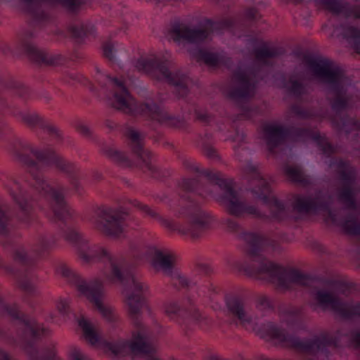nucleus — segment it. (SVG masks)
Returning a JSON list of instances; mask_svg holds the SVG:
<instances>
[{"mask_svg":"<svg viewBox=\"0 0 360 360\" xmlns=\"http://www.w3.org/2000/svg\"><path fill=\"white\" fill-rule=\"evenodd\" d=\"M184 168L193 175L184 177L179 183L181 193L176 200L171 201L170 208L177 219H167L161 216V224L169 231L197 239L215 223V218L201 206V200L213 198L221 202L228 212L236 217L252 216L263 220H273L295 226L302 219V214H316L327 211L328 217L335 225H340L348 234H360V224L356 217L339 219L338 215L329 208L328 203L321 199L322 191L319 190L316 197L295 196L292 213L284 201L272 194L270 182L259 172L257 165L248 163L245 167V179L248 190L254 196L269 207L270 215L261 212L254 205L248 203L235 189L233 179L224 178L221 173L208 169H202L193 160L183 162Z\"/></svg>","mask_w":360,"mask_h":360,"instance_id":"1","label":"nucleus"},{"mask_svg":"<svg viewBox=\"0 0 360 360\" xmlns=\"http://www.w3.org/2000/svg\"><path fill=\"white\" fill-rule=\"evenodd\" d=\"M223 226L245 243L247 257L237 260L233 269L238 274L274 284L278 289L290 290L292 285L309 287L314 276L295 269H286L267 259L266 255L277 249V243L263 234L243 229L230 217L222 219Z\"/></svg>","mask_w":360,"mask_h":360,"instance_id":"2","label":"nucleus"},{"mask_svg":"<svg viewBox=\"0 0 360 360\" xmlns=\"http://www.w3.org/2000/svg\"><path fill=\"white\" fill-rule=\"evenodd\" d=\"M72 82H78L89 86L92 91L99 97L106 99L114 108L133 116H143L160 125L175 129L187 131L188 124L184 115H172L167 112L162 105V98L158 97L159 103H139L130 94L128 86L132 84V78L129 75L120 78L96 69L94 76L98 86L92 84L85 76L78 73H71Z\"/></svg>","mask_w":360,"mask_h":360,"instance_id":"3","label":"nucleus"},{"mask_svg":"<svg viewBox=\"0 0 360 360\" xmlns=\"http://www.w3.org/2000/svg\"><path fill=\"white\" fill-rule=\"evenodd\" d=\"M145 252L150 256L153 266L168 276L171 285L184 294L186 303L169 301L164 304L167 316L179 324L187 335L195 327L207 330L210 321L196 309L193 293L212 301L218 292L217 288L210 283L200 288L197 285L196 279H189L183 275L175 269V255L169 250L163 251L154 246H148Z\"/></svg>","mask_w":360,"mask_h":360,"instance_id":"4","label":"nucleus"},{"mask_svg":"<svg viewBox=\"0 0 360 360\" xmlns=\"http://www.w3.org/2000/svg\"><path fill=\"white\" fill-rule=\"evenodd\" d=\"M127 307L136 330L131 333V339L119 338L115 342L107 341L96 331L91 323L84 316L77 319L85 340L93 346H102L116 357L131 356L141 357L143 360H162L159 358L153 343V333L150 328L143 324L139 318L140 309L146 307L144 297L128 292Z\"/></svg>","mask_w":360,"mask_h":360,"instance_id":"5","label":"nucleus"},{"mask_svg":"<svg viewBox=\"0 0 360 360\" xmlns=\"http://www.w3.org/2000/svg\"><path fill=\"white\" fill-rule=\"evenodd\" d=\"M171 63V54L165 51L160 56L151 55L140 57L135 62V68L152 79L165 82L173 86L175 96L179 99L184 100L189 106L188 112H193L196 120L207 125L216 124L219 131H224L225 127L222 124L217 123L214 115L207 108H201L195 101L190 100L188 86L193 82V79L181 70L172 72Z\"/></svg>","mask_w":360,"mask_h":360,"instance_id":"6","label":"nucleus"},{"mask_svg":"<svg viewBox=\"0 0 360 360\" xmlns=\"http://www.w3.org/2000/svg\"><path fill=\"white\" fill-rule=\"evenodd\" d=\"M307 63L314 75L328 85L335 98L331 101V108L335 115L331 122L340 132L349 134L360 132V120L342 112L349 108L350 99L346 96L344 82L346 75L342 68L333 60L321 56H308Z\"/></svg>","mask_w":360,"mask_h":360,"instance_id":"7","label":"nucleus"},{"mask_svg":"<svg viewBox=\"0 0 360 360\" xmlns=\"http://www.w3.org/2000/svg\"><path fill=\"white\" fill-rule=\"evenodd\" d=\"M0 310L20 325L17 329L18 340L12 338L11 342L18 345L30 360H57L56 345L53 342L46 343L41 349L39 347V342L49 335V330L44 324L23 312L17 303L8 304L1 300Z\"/></svg>","mask_w":360,"mask_h":360,"instance_id":"8","label":"nucleus"},{"mask_svg":"<svg viewBox=\"0 0 360 360\" xmlns=\"http://www.w3.org/2000/svg\"><path fill=\"white\" fill-rule=\"evenodd\" d=\"M264 338L278 340L282 345L298 352L316 355H330L329 347L338 349L340 345L341 331L337 330L334 335L323 333L313 339L302 340L297 335L290 334L285 329L273 322H267L261 326Z\"/></svg>","mask_w":360,"mask_h":360,"instance_id":"9","label":"nucleus"},{"mask_svg":"<svg viewBox=\"0 0 360 360\" xmlns=\"http://www.w3.org/2000/svg\"><path fill=\"white\" fill-rule=\"evenodd\" d=\"M122 130L128 139L133 158L129 154L111 147L105 150L106 155L120 166L139 168L154 179H160L161 171L154 163L153 155L144 148L145 136L128 125Z\"/></svg>","mask_w":360,"mask_h":360,"instance_id":"10","label":"nucleus"},{"mask_svg":"<svg viewBox=\"0 0 360 360\" xmlns=\"http://www.w3.org/2000/svg\"><path fill=\"white\" fill-rule=\"evenodd\" d=\"M263 131L267 148L271 153H274L276 149L284 144L288 139L303 143L311 139L316 143L322 154L327 158H330L335 153L334 146L327 138L311 128L285 127L271 123L265 124Z\"/></svg>","mask_w":360,"mask_h":360,"instance_id":"11","label":"nucleus"},{"mask_svg":"<svg viewBox=\"0 0 360 360\" xmlns=\"http://www.w3.org/2000/svg\"><path fill=\"white\" fill-rule=\"evenodd\" d=\"M56 272L94 306L112 330L117 329L119 317L111 307L102 302L103 285L101 279L95 278L88 282L63 263L57 266Z\"/></svg>","mask_w":360,"mask_h":360,"instance_id":"12","label":"nucleus"},{"mask_svg":"<svg viewBox=\"0 0 360 360\" xmlns=\"http://www.w3.org/2000/svg\"><path fill=\"white\" fill-rule=\"evenodd\" d=\"M254 53L256 58L262 64H252L248 67V71L253 79L240 68L237 69L233 73L234 77L239 82V86L230 91L229 96L235 101H245L252 97L256 86L255 82L263 81L266 77L264 66L269 65L268 59L279 56L277 49L269 48L265 42L262 43L261 47L255 49Z\"/></svg>","mask_w":360,"mask_h":360,"instance_id":"13","label":"nucleus"},{"mask_svg":"<svg viewBox=\"0 0 360 360\" xmlns=\"http://www.w3.org/2000/svg\"><path fill=\"white\" fill-rule=\"evenodd\" d=\"M238 24L235 18L227 17L219 20L204 18L199 23L200 27L191 28L179 22L174 23L170 34L176 42L186 41L193 44H200L205 41L214 32H222L225 30L234 32Z\"/></svg>","mask_w":360,"mask_h":360,"instance_id":"14","label":"nucleus"},{"mask_svg":"<svg viewBox=\"0 0 360 360\" xmlns=\"http://www.w3.org/2000/svg\"><path fill=\"white\" fill-rule=\"evenodd\" d=\"M330 167L338 170L339 179L342 186L338 191L339 200L349 210L357 208L356 191L354 186L357 179L356 169L349 161L339 158H330Z\"/></svg>","mask_w":360,"mask_h":360,"instance_id":"15","label":"nucleus"},{"mask_svg":"<svg viewBox=\"0 0 360 360\" xmlns=\"http://www.w3.org/2000/svg\"><path fill=\"white\" fill-rule=\"evenodd\" d=\"M34 37V32L32 29L23 30L18 34L17 49L36 63L60 65L65 63V56L60 54H49L35 46L32 42Z\"/></svg>","mask_w":360,"mask_h":360,"instance_id":"16","label":"nucleus"},{"mask_svg":"<svg viewBox=\"0 0 360 360\" xmlns=\"http://www.w3.org/2000/svg\"><path fill=\"white\" fill-rule=\"evenodd\" d=\"M26 9L32 18L34 25L42 28L51 21L50 14L46 11L41 4L44 2L56 1L66 8L72 13L76 14L82 6L86 5L88 0H22Z\"/></svg>","mask_w":360,"mask_h":360,"instance_id":"17","label":"nucleus"},{"mask_svg":"<svg viewBox=\"0 0 360 360\" xmlns=\"http://www.w3.org/2000/svg\"><path fill=\"white\" fill-rule=\"evenodd\" d=\"M313 295L316 302V307L323 310L330 308L346 320H352L356 316L360 317L359 302L348 306L346 302H342L333 293L324 290H316L314 292Z\"/></svg>","mask_w":360,"mask_h":360,"instance_id":"18","label":"nucleus"},{"mask_svg":"<svg viewBox=\"0 0 360 360\" xmlns=\"http://www.w3.org/2000/svg\"><path fill=\"white\" fill-rule=\"evenodd\" d=\"M225 302L231 315L242 323H251L252 316L247 308V297L244 292H233L225 296Z\"/></svg>","mask_w":360,"mask_h":360,"instance_id":"19","label":"nucleus"},{"mask_svg":"<svg viewBox=\"0 0 360 360\" xmlns=\"http://www.w3.org/2000/svg\"><path fill=\"white\" fill-rule=\"evenodd\" d=\"M328 11L335 15H342L346 19H360V4L351 5L344 0H319Z\"/></svg>","mask_w":360,"mask_h":360,"instance_id":"20","label":"nucleus"},{"mask_svg":"<svg viewBox=\"0 0 360 360\" xmlns=\"http://www.w3.org/2000/svg\"><path fill=\"white\" fill-rule=\"evenodd\" d=\"M193 55L198 60L202 61L206 65L211 67L217 68L224 66L229 68L232 63L230 58L226 57L222 54L210 52L203 49H197Z\"/></svg>","mask_w":360,"mask_h":360,"instance_id":"21","label":"nucleus"},{"mask_svg":"<svg viewBox=\"0 0 360 360\" xmlns=\"http://www.w3.org/2000/svg\"><path fill=\"white\" fill-rule=\"evenodd\" d=\"M70 32L78 44H82L86 39L94 37L95 27L89 22H81L70 27Z\"/></svg>","mask_w":360,"mask_h":360,"instance_id":"22","label":"nucleus"},{"mask_svg":"<svg viewBox=\"0 0 360 360\" xmlns=\"http://www.w3.org/2000/svg\"><path fill=\"white\" fill-rule=\"evenodd\" d=\"M342 35L352 48L360 54V29L349 25L342 26Z\"/></svg>","mask_w":360,"mask_h":360,"instance_id":"23","label":"nucleus"},{"mask_svg":"<svg viewBox=\"0 0 360 360\" xmlns=\"http://www.w3.org/2000/svg\"><path fill=\"white\" fill-rule=\"evenodd\" d=\"M285 173L292 181L300 184L303 186H309L312 184L309 176L307 175L300 167L287 166Z\"/></svg>","mask_w":360,"mask_h":360,"instance_id":"24","label":"nucleus"},{"mask_svg":"<svg viewBox=\"0 0 360 360\" xmlns=\"http://www.w3.org/2000/svg\"><path fill=\"white\" fill-rule=\"evenodd\" d=\"M287 323L290 327L304 329L303 311L301 307L290 306L285 310Z\"/></svg>","mask_w":360,"mask_h":360,"instance_id":"25","label":"nucleus"},{"mask_svg":"<svg viewBox=\"0 0 360 360\" xmlns=\"http://www.w3.org/2000/svg\"><path fill=\"white\" fill-rule=\"evenodd\" d=\"M256 307L259 310H274V302L265 295H259L255 298Z\"/></svg>","mask_w":360,"mask_h":360,"instance_id":"26","label":"nucleus"},{"mask_svg":"<svg viewBox=\"0 0 360 360\" xmlns=\"http://www.w3.org/2000/svg\"><path fill=\"white\" fill-rule=\"evenodd\" d=\"M115 51L116 44L113 41H108L103 44V55L111 63H115L117 61Z\"/></svg>","mask_w":360,"mask_h":360,"instance_id":"27","label":"nucleus"},{"mask_svg":"<svg viewBox=\"0 0 360 360\" xmlns=\"http://www.w3.org/2000/svg\"><path fill=\"white\" fill-rule=\"evenodd\" d=\"M291 112L302 119H310L313 117L312 112L302 106L294 104L290 108Z\"/></svg>","mask_w":360,"mask_h":360,"instance_id":"28","label":"nucleus"},{"mask_svg":"<svg viewBox=\"0 0 360 360\" xmlns=\"http://www.w3.org/2000/svg\"><path fill=\"white\" fill-rule=\"evenodd\" d=\"M291 84L288 89L290 94L297 98H300L304 94V86L303 84L296 79L291 80Z\"/></svg>","mask_w":360,"mask_h":360,"instance_id":"29","label":"nucleus"},{"mask_svg":"<svg viewBox=\"0 0 360 360\" xmlns=\"http://www.w3.org/2000/svg\"><path fill=\"white\" fill-rule=\"evenodd\" d=\"M57 309L61 316L65 318L70 312V302L66 298H60L56 303Z\"/></svg>","mask_w":360,"mask_h":360,"instance_id":"30","label":"nucleus"},{"mask_svg":"<svg viewBox=\"0 0 360 360\" xmlns=\"http://www.w3.org/2000/svg\"><path fill=\"white\" fill-rule=\"evenodd\" d=\"M236 122H233L232 127L234 131L232 134L229 136V139H231L233 141L238 142L240 145L245 142L246 135L243 131L236 127Z\"/></svg>","mask_w":360,"mask_h":360,"instance_id":"31","label":"nucleus"},{"mask_svg":"<svg viewBox=\"0 0 360 360\" xmlns=\"http://www.w3.org/2000/svg\"><path fill=\"white\" fill-rule=\"evenodd\" d=\"M202 148L205 154L210 158H217V153L216 149L207 141H202Z\"/></svg>","mask_w":360,"mask_h":360,"instance_id":"32","label":"nucleus"},{"mask_svg":"<svg viewBox=\"0 0 360 360\" xmlns=\"http://www.w3.org/2000/svg\"><path fill=\"white\" fill-rule=\"evenodd\" d=\"M245 15L248 20L254 22L258 19L259 13L255 7H248L245 10Z\"/></svg>","mask_w":360,"mask_h":360,"instance_id":"33","label":"nucleus"},{"mask_svg":"<svg viewBox=\"0 0 360 360\" xmlns=\"http://www.w3.org/2000/svg\"><path fill=\"white\" fill-rule=\"evenodd\" d=\"M81 178L82 177H69L72 188L75 192L79 195L82 194V190L80 182Z\"/></svg>","mask_w":360,"mask_h":360,"instance_id":"34","label":"nucleus"},{"mask_svg":"<svg viewBox=\"0 0 360 360\" xmlns=\"http://www.w3.org/2000/svg\"><path fill=\"white\" fill-rule=\"evenodd\" d=\"M77 129L83 135L89 136L91 134L89 128L84 123L79 122L77 124Z\"/></svg>","mask_w":360,"mask_h":360,"instance_id":"35","label":"nucleus"},{"mask_svg":"<svg viewBox=\"0 0 360 360\" xmlns=\"http://www.w3.org/2000/svg\"><path fill=\"white\" fill-rule=\"evenodd\" d=\"M195 271L200 274H208L210 273V267L206 264H198L195 268Z\"/></svg>","mask_w":360,"mask_h":360,"instance_id":"36","label":"nucleus"},{"mask_svg":"<svg viewBox=\"0 0 360 360\" xmlns=\"http://www.w3.org/2000/svg\"><path fill=\"white\" fill-rule=\"evenodd\" d=\"M105 126L112 131L117 129L120 127L115 122L111 120H106L105 121Z\"/></svg>","mask_w":360,"mask_h":360,"instance_id":"37","label":"nucleus"},{"mask_svg":"<svg viewBox=\"0 0 360 360\" xmlns=\"http://www.w3.org/2000/svg\"><path fill=\"white\" fill-rule=\"evenodd\" d=\"M0 360H13V359L8 352L3 349H0Z\"/></svg>","mask_w":360,"mask_h":360,"instance_id":"38","label":"nucleus"},{"mask_svg":"<svg viewBox=\"0 0 360 360\" xmlns=\"http://www.w3.org/2000/svg\"><path fill=\"white\" fill-rule=\"evenodd\" d=\"M46 321H48V322H51V323H56V324H59L60 323V320L59 319H58L55 315L54 314L51 313L46 318Z\"/></svg>","mask_w":360,"mask_h":360,"instance_id":"39","label":"nucleus"},{"mask_svg":"<svg viewBox=\"0 0 360 360\" xmlns=\"http://www.w3.org/2000/svg\"><path fill=\"white\" fill-rule=\"evenodd\" d=\"M352 341L355 344L356 347L360 349V332H356L352 338Z\"/></svg>","mask_w":360,"mask_h":360,"instance_id":"40","label":"nucleus"},{"mask_svg":"<svg viewBox=\"0 0 360 360\" xmlns=\"http://www.w3.org/2000/svg\"><path fill=\"white\" fill-rule=\"evenodd\" d=\"M326 283L329 285H334L336 281L335 280L328 279L326 281Z\"/></svg>","mask_w":360,"mask_h":360,"instance_id":"41","label":"nucleus"},{"mask_svg":"<svg viewBox=\"0 0 360 360\" xmlns=\"http://www.w3.org/2000/svg\"><path fill=\"white\" fill-rule=\"evenodd\" d=\"M80 360H90V359L80 350Z\"/></svg>","mask_w":360,"mask_h":360,"instance_id":"42","label":"nucleus"},{"mask_svg":"<svg viewBox=\"0 0 360 360\" xmlns=\"http://www.w3.org/2000/svg\"><path fill=\"white\" fill-rule=\"evenodd\" d=\"M154 324H155V327L157 328V329L158 330V333H160L161 330L160 325L158 323L157 321H154Z\"/></svg>","mask_w":360,"mask_h":360,"instance_id":"43","label":"nucleus"},{"mask_svg":"<svg viewBox=\"0 0 360 360\" xmlns=\"http://www.w3.org/2000/svg\"><path fill=\"white\" fill-rule=\"evenodd\" d=\"M101 175L100 174H95V179H97V180H100L101 179Z\"/></svg>","mask_w":360,"mask_h":360,"instance_id":"44","label":"nucleus"}]
</instances>
